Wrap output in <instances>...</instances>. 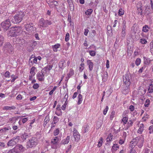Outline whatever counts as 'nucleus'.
<instances>
[{"mask_svg":"<svg viewBox=\"0 0 153 153\" xmlns=\"http://www.w3.org/2000/svg\"><path fill=\"white\" fill-rule=\"evenodd\" d=\"M144 139L141 137H137L133 139L130 142V146L134 148L137 145L139 148H141L143 146Z\"/></svg>","mask_w":153,"mask_h":153,"instance_id":"1","label":"nucleus"},{"mask_svg":"<svg viewBox=\"0 0 153 153\" xmlns=\"http://www.w3.org/2000/svg\"><path fill=\"white\" fill-rule=\"evenodd\" d=\"M25 14L24 12L20 11L13 16L12 19V22L14 24H17L20 22L23 19Z\"/></svg>","mask_w":153,"mask_h":153,"instance_id":"2","label":"nucleus"},{"mask_svg":"<svg viewBox=\"0 0 153 153\" xmlns=\"http://www.w3.org/2000/svg\"><path fill=\"white\" fill-rule=\"evenodd\" d=\"M21 32V28L19 27H12L8 33V36H15L18 35Z\"/></svg>","mask_w":153,"mask_h":153,"instance_id":"3","label":"nucleus"},{"mask_svg":"<svg viewBox=\"0 0 153 153\" xmlns=\"http://www.w3.org/2000/svg\"><path fill=\"white\" fill-rule=\"evenodd\" d=\"M38 140L37 138L32 137L29 139L27 142V148H31L35 146L38 144Z\"/></svg>","mask_w":153,"mask_h":153,"instance_id":"4","label":"nucleus"},{"mask_svg":"<svg viewBox=\"0 0 153 153\" xmlns=\"http://www.w3.org/2000/svg\"><path fill=\"white\" fill-rule=\"evenodd\" d=\"M52 24V22L48 20H45L43 18H41L39 22L38 26L39 28H45L47 27L49 25Z\"/></svg>","mask_w":153,"mask_h":153,"instance_id":"5","label":"nucleus"},{"mask_svg":"<svg viewBox=\"0 0 153 153\" xmlns=\"http://www.w3.org/2000/svg\"><path fill=\"white\" fill-rule=\"evenodd\" d=\"M123 82L126 85L130 86L131 83V76L129 73H127L123 76Z\"/></svg>","mask_w":153,"mask_h":153,"instance_id":"6","label":"nucleus"},{"mask_svg":"<svg viewBox=\"0 0 153 153\" xmlns=\"http://www.w3.org/2000/svg\"><path fill=\"white\" fill-rule=\"evenodd\" d=\"M19 136L14 137L10 140L7 143L8 146H13L16 145L19 142Z\"/></svg>","mask_w":153,"mask_h":153,"instance_id":"7","label":"nucleus"},{"mask_svg":"<svg viewBox=\"0 0 153 153\" xmlns=\"http://www.w3.org/2000/svg\"><path fill=\"white\" fill-rule=\"evenodd\" d=\"M4 51L9 53H13V47L9 42L6 43L3 47Z\"/></svg>","mask_w":153,"mask_h":153,"instance_id":"8","label":"nucleus"},{"mask_svg":"<svg viewBox=\"0 0 153 153\" xmlns=\"http://www.w3.org/2000/svg\"><path fill=\"white\" fill-rule=\"evenodd\" d=\"M59 138L58 137H56L52 139L51 141V147L53 149H56L58 147V142L59 141Z\"/></svg>","mask_w":153,"mask_h":153,"instance_id":"9","label":"nucleus"},{"mask_svg":"<svg viewBox=\"0 0 153 153\" xmlns=\"http://www.w3.org/2000/svg\"><path fill=\"white\" fill-rule=\"evenodd\" d=\"M1 25L4 29L7 30L11 25L9 19H7L2 22L1 24Z\"/></svg>","mask_w":153,"mask_h":153,"instance_id":"10","label":"nucleus"},{"mask_svg":"<svg viewBox=\"0 0 153 153\" xmlns=\"http://www.w3.org/2000/svg\"><path fill=\"white\" fill-rule=\"evenodd\" d=\"M13 150L16 153H19L24 150V147L22 145L18 144L16 146Z\"/></svg>","mask_w":153,"mask_h":153,"instance_id":"11","label":"nucleus"},{"mask_svg":"<svg viewBox=\"0 0 153 153\" xmlns=\"http://www.w3.org/2000/svg\"><path fill=\"white\" fill-rule=\"evenodd\" d=\"M25 27L26 30L29 32L33 31L35 28V27H33L32 23L25 24Z\"/></svg>","mask_w":153,"mask_h":153,"instance_id":"12","label":"nucleus"},{"mask_svg":"<svg viewBox=\"0 0 153 153\" xmlns=\"http://www.w3.org/2000/svg\"><path fill=\"white\" fill-rule=\"evenodd\" d=\"M16 43L18 44L19 46H21L25 45V39L22 38H17L16 39Z\"/></svg>","mask_w":153,"mask_h":153,"instance_id":"13","label":"nucleus"},{"mask_svg":"<svg viewBox=\"0 0 153 153\" xmlns=\"http://www.w3.org/2000/svg\"><path fill=\"white\" fill-rule=\"evenodd\" d=\"M73 136L76 141H78L80 137V134L75 128H74L73 129Z\"/></svg>","mask_w":153,"mask_h":153,"instance_id":"14","label":"nucleus"},{"mask_svg":"<svg viewBox=\"0 0 153 153\" xmlns=\"http://www.w3.org/2000/svg\"><path fill=\"white\" fill-rule=\"evenodd\" d=\"M37 58L33 55H32L29 59V62L31 63L32 65L34 64H37Z\"/></svg>","mask_w":153,"mask_h":153,"instance_id":"15","label":"nucleus"},{"mask_svg":"<svg viewBox=\"0 0 153 153\" xmlns=\"http://www.w3.org/2000/svg\"><path fill=\"white\" fill-rule=\"evenodd\" d=\"M37 78L40 81H44L45 79L44 76L42 72H38L37 74Z\"/></svg>","mask_w":153,"mask_h":153,"instance_id":"16","label":"nucleus"},{"mask_svg":"<svg viewBox=\"0 0 153 153\" xmlns=\"http://www.w3.org/2000/svg\"><path fill=\"white\" fill-rule=\"evenodd\" d=\"M66 63L65 60L64 59H61L59 62V67L62 69H63L66 66Z\"/></svg>","mask_w":153,"mask_h":153,"instance_id":"17","label":"nucleus"},{"mask_svg":"<svg viewBox=\"0 0 153 153\" xmlns=\"http://www.w3.org/2000/svg\"><path fill=\"white\" fill-rule=\"evenodd\" d=\"M70 139V136H68L65 139L62 140L61 141L60 144L63 145L67 144L69 142Z\"/></svg>","mask_w":153,"mask_h":153,"instance_id":"18","label":"nucleus"},{"mask_svg":"<svg viewBox=\"0 0 153 153\" xmlns=\"http://www.w3.org/2000/svg\"><path fill=\"white\" fill-rule=\"evenodd\" d=\"M87 63L88 65V66L89 70L91 71L93 68V63L91 60H88L87 61Z\"/></svg>","mask_w":153,"mask_h":153,"instance_id":"19","label":"nucleus"},{"mask_svg":"<svg viewBox=\"0 0 153 153\" xmlns=\"http://www.w3.org/2000/svg\"><path fill=\"white\" fill-rule=\"evenodd\" d=\"M129 86L126 85L124 87V88L122 91L123 94H126L128 93L129 91Z\"/></svg>","mask_w":153,"mask_h":153,"instance_id":"20","label":"nucleus"},{"mask_svg":"<svg viewBox=\"0 0 153 153\" xmlns=\"http://www.w3.org/2000/svg\"><path fill=\"white\" fill-rule=\"evenodd\" d=\"M61 45L59 43H57L55 45L52 46V48L53 51L55 52H56L57 51V49L60 48Z\"/></svg>","mask_w":153,"mask_h":153,"instance_id":"21","label":"nucleus"},{"mask_svg":"<svg viewBox=\"0 0 153 153\" xmlns=\"http://www.w3.org/2000/svg\"><path fill=\"white\" fill-rule=\"evenodd\" d=\"M143 58L144 64L146 65H149L150 62L153 60L152 59L151 60L149 58H146L145 57Z\"/></svg>","mask_w":153,"mask_h":153,"instance_id":"22","label":"nucleus"},{"mask_svg":"<svg viewBox=\"0 0 153 153\" xmlns=\"http://www.w3.org/2000/svg\"><path fill=\"white\" fill-rule=\"evenodd\" d=\"M16 107L13 105L11 106H5L3 108V110H15L16 109Z\"/></svg>","mask_w":153,"mask_h":153,"instance_id":"23","label":"nucleus"},{"mask_svg":"<svg viewBox=\"0 0 153 153\" xmlns=\"http://www.w3.org/2000/svg\"><path fill=\"white\" fill-rule=\"evenodd\" d=\"M144 125L143 124H140L139 128L137 131V132L140 134L142 133L144 130Z\"/></svg>","mask_w":153,"mask_h":153,"instance_id":"24","label":"nucleus"},{"mask_svg":"<svg viewBox=\"0 0 153 153\" xmlns=\"http://www.w3.org/2000/svg\"><path fill=\"white\" fill-rule=\"evenodd\" d=\"M82 95L81 94H79L78 97V101L77 102L78 105H79L81 103L82 101Z\"/></svg>","mask_w":153,"mask_h":153,"instance_id":"25","label":"nucleus"},{"mask_svg":"<svg viewBox=\"0 0 153 153\" xmlns=\"http://www.w3.org/2000/svg\"><path fill=\"white\" fill-rule=\"evenodd\" d=\"M113 137V135L111 134H110L106 139V141L108 142L111 141L112 140Z\"/></svg>","mask_w":153,"mask_h":153,"instance_id":"26","label":"nucleus"},{"mask_svg":"<svg viewBox=\"0 0 153 153\" xmlns=\"http://www.w3.org/2000/svg\"><path fill=\"white\" fill-rule=\"evenodd\" d=\"M108 74L107 72H105L104 73L103 76H102V80L105 81L108 78Z\"/></svg>","mask_w":153,"mask_h":153,"instance_id":"27","label":"nucleus"},{"mask_svg":"<svg viewBox=\"0 0 153 153\" xmlns=\"http://www.w3.org/2000/svg\"><path fill=\"white\" fill-rule=\"evenodd\" d=\"M53 66L52 65H47L44 68V69L45 70L46 72L47 71L49 72L52 69Z\"/></svg>","mask_w":153,"mask_h":153,"instance_id":"28","label":"nucleus"},{"mask_svg":"<svg viewBox=\"0 0 153 153\" xmlns=\"http://www.w3.org/2000/svg\"><path fill=\"white\" fill-rule=\"evenodd\" d=\"M49 118L48 116H47L45 118L44 122V123H43V126L44 127H45L47 123L49 121Z\"/></svg>","mask_w":153,"mask_h":153,"instance_id":"29","label":"nucleus"},{"mask_svg":"<svg viewBox=\"0 0 153 153\" xmlns=\"http://www.w3.org/2000/svg\"><path fill=\"white\" fill-rule=\"evenodd\" d=\"M17 118L16 117H13L10 118L9 119L10 122L11 123H15L17 120Z\"/></svg>","mask_w":153,"mask_h":153,"instance_id":"30","label":"nucleus"},{"mask_svg":"<svg viewBox=\"0 0 153 153\" xmlns=\"http://www.w3.org/2000/svg\"><path fill=\"white\" fill-rule=\"evenodd\" d=\"M36 68L34 67H33L31 68L30 69V73L31 75H32V76H34L35 74V70L36 69Z\"/></svg>","mask_w":153,"mask_h":153,"instance_id":"31","label":"nucleus"},{"mask_svg":"<svg viewBox=\"0 0 153 153\" xmlns=\"http://www.w3.org/2000/svg\"><path fill=\"white\" fill-rule=\"evenodd\" d=\"M28 135L26 133H24L21 136V138L23 140H25L28 137Z\"/></svg>","mask_w":153,"mask_h":153,"instance_id":"32","label":"nucleus"},{"mask_svg":"<svg viewBox=\"0 0 153 153\" xmlns=\"http://www.w3.org/2000/svg\"><path fill=\"white\" fill-rule=\"evenodd\" d=\"M11 129V127L9 126L5 127L2 129H0L1 132L2 133L4 131H7L10 130Z\"/></svg>","mask_w":153,"mask_h":153,"instance_id":"33","label":"nucleus"},{"mask_svg":"<svg viewBox=\"0 0 153 153\" xmlns=\"http://www.w3.org/2000/svg\"><path fill=\"white\" fill-rule=\"evenodd\" d=\"M148 92L149 93H152L153 92V85L151 84L149 86L148 89Z\"/></svg>","mask_w":153,"mask_h":153,"instance_id":"34","label":"nucleus"},{"mask_svg":"<svg viewBox=\"0 0 153 153\" xmlns=\"http://www.w3.org/2000/svg\"><path fill=\"white\" fill-rule=\"evenodd\" d=\"M149 28L148 27V25H145L143 26L142 30L144 32H146L149 31Z\"/></svg>","mask_w":153,"mask_h":153,"instance_id":"35","label":"nucleus"},{"mask_svg":"<svg viewBox=\"0 0 153 153\" xmlns=\"http://www.w3.org/2000/svg\"><path fill=\"white\" fill-rule=\"evenodd\" d=\"M30 46L33 48L36 45L37 43L36 41L34 40H31L30 41Z\"/></svg>","mask_w":153,"mask_h":153,"instance_id":"36","label":"nucleus"},{"mask_svg":"<svg viewBox=\"0 0 153 153\" xmlns=\"http://www.w3.org/2000/svg\"><path fill=\"white\" fill-rule=\"evenodd\" d=\"M133 123L132 121L131 120H129L127 124V127L126 128V129H128L130 127L132 126V124Z\"/></svg>","mask_w":153,"mask_h":153,"instance_id":"37","label":"nucleus"},{"mask_svg":"<svg viewBox=\"0 0 153 153\" xmlns=\"http://www.w3.org/2000/svg\"><path fill=\"white\" fill-rule=\"evenodd\" d=\"M59 119L56 116H54L53 118V124H55L59 121Z\"/></svg>","mask_w":153,"mask_h":153,"instance_id":"38","label":"nucleus"},{"mask_svg":"<svg viewBox=\"0 0 153 153\" xmlns=\"http://www.w3.org/2000/svg\"><path fill=\"white\" fill-rule=\"evenodd\" d=\"M126 30H122L121 35V37H122V39L124 38L126 36Z\"/></svg>","mask_w":153,"mask_h":153,"instance_id":"39","label":"nucleus"},{"mask_svg":"<svg viewBox=\"0 0 153 153\" xmlns=\"http://www.w3.org/2000/svg\"><path fill=\"white\" fill-rule=\"evenodd\" d=\"M128 120V118L126 117H124L123 118L122 120L123 123V125H125L127 123Z\"/></svg>","mask_w":153,"mask_h":153,"instance_id":"40","label":"nucleus"},{"mask_svg":"<svg viewBox=\"0 0 153 153\" xmlns=\"http://www.w3.org/2000/svg\"><path fill=\"white\" fill-rule=\"evenodd\" d=\"M83 128L84 131V132L86 133L88 131V129L89 128V126L88 125H85Z\"/></svg>","mask_w":153,"mask_h":153,"instance_id":"41","label":"nucleus"},{"mask_svg":"<svg viewBox=\"0 0 153 153\" xmlns=\"http://www.w3.org/2000/svg\"><path fill=\"white\" fill-rule=\"evenodd\" d=\"M4 40V38L2 36L0 35V47L1 46L3 43Z\"/></svg>","mask_w":153,"mask_h":153,"instance_id":"42","label":"nucleus"},{"mask_svg":"<svg viewBox=\"0 0 153 153\" xmlns=\"http://www.w3.org/2000/svg\"><path fill=\"white\" fill-rule=\"evenodd\" d=\"M67 99H66L65 103L62 106L61 108L62 110H65V109L66 108L67 106Z\"/></svg>","mask_w":153,"mask_h":153,"instance_id":"43","label":"nucleus"},{"mask_svg":"<svg viewBox=\"0 0 153 153\" xmlns=\"http://www.w3.org/2000/svg\"><path fill=\"white\" fill-rule=\"evenodd\" d=\"M141 62V59L140 58H137L136 59L135 61V63L137 66L139 65L140 63Z\"/></svg>","mask_w":153,"mask_h":153,"instance_id":"44","label":"nucleus"},{"mask_svg":"<svg viewBox=\"0 0 153 153\" xmlns=\"http://www.w3.org/2000/svg\"><path fill=\"white\" fill-rule=\"evenodd\" d=\"M115 111H113L110 115V118L111 120H112L114 117H115Z\"/></svg>","mask_w":153,"mask_h":153,"instance_id":"45","label":"nucleus"},{"mask_svg":"<svg viewBox=\"0 0 153 153\" xmlns=\"http://www.w3.org/2000/svg\"><path fill=\"white\" fill-rule=\"evenodd\" d=\"M119 148V146L117 144H114L112 147V149L115 151L117 150Z\"/></svg>","mask_w":153,"mask_h":153,"instance_id":"46","label":"nucleus"},{"mask_svg":"<svg viewBox=\"0 0 153 153\" xmlns=\"http://www.w3.org/2000/svg\"><path fill=\"white\" fill-rule=\"evenodd\" d=\"M90 55L92 56H94L96 55V52L94 51H88Z\"/></svg>","mask_w":153,"mask_h":153,"instance_id":"47","label":"nucleus"},{"mask_svg":"<svg viewBox=\"0 0 153 153\" xmlns=\"http://www.w3.org/2000/svg\"><path fill=\"white\" fill-rule=\"evenodd\" d=\"M92 11L93 10L92 9H89L85 12V14L86 15H90L91 14Z\"/></svg>","mask_w":153,"mask_h":153,"instance_id":"48","label":"nucleus"},{"mask_svg":"<svg viewBox=\"0 0 153 153\" xmlns=\"http://www.w3.org/2000/svg\"><path fill=\"white\" fill-rule=\"evenodd\" d=\"M150 100L149 99L146 100L144 104V106L146 107H148L149 105Z\"/></svg>","mask_w":153,"mask_h":153,"instance_id":"49","label":"nucleus"},{"mask_svg":"<svg viewBox=\"0 0 153 153\" xmlns=\"http://www.w3.org/2000/svg\"><path fill=\"white\" fill-rule=\"evenodd\" d=\"M126 22L125 20H123L122 23V30H126Z\"/></svg>","mask_w":153,"mask_h":153,"instance_id":"50","label":"nucleus"},{"mask_svg":"<svg viewBox=\"0 0 153 153\" xmlns=\"http://www.w3.org/2000/svg\"><path fill=\"white\" fill-rule=\"evenodd\" d=\"M59 132V130L58 128H56L54 130L53 132V134L54 136H56L58 134Z\"/></svg>","mask_w":153,"mask_h":153,"instance_id":"51","label":"nucleus"},{"mask_svg":"<svg viewBox=\"0 0 153 153\" xmlns=\"http://www.w3.org/2000/svg\"><path fill=\"white\" fill-rule=\"evenodd\" d=\"M118 13L119 16H121L124 14V10L122 9H120Z\"/></svg>","mask_w":153,"mask_h":153,"instance_id":"52","label":"nucleus"},{"mask_svg":"<svg viewBox=\"0 0 153 153\" xmlns=\"http://www.w3.org/2000/svg\"><path fill=\"white\" fill-rule=\"evenodd\" d=\"M11 77L12 78V79L11 80L12 82H13L15 80L18 78L17 76H16L14 75H12L11 76Z\"/></svg>","mask_w":153,"mask_h":153,"instance_id":"53","label":"nucleus"},{"mask_svg":"<svg viewBox=\"0 0 153 153\" xmlns=\"http://www.w3.org/2000/svg\"><path fill=\"white\" fill-rule=\"evenodd\" d=\"M69 34L68 33H67L65 36V41L67 42L68 41L69 39Z\"/></svg>","mask_w":153,"mask_h":153,"instance_id":"54","label":"nucleus"},{"mask_svg":"<svg viewBox=\"0 0 153 153\" xmlns=\"http://www.w3.org/2000/svg\"><path fill=\"white\" fill-rule=\"evenodd\" d=\"M74 71L72 69H70L69 72L68 73V76H71L74 75Z\"/></svg>","mask_w":153,"mask_h":153,"instance_id":"55","label":"nucleus"},{"mask_svg":"<svg viewBox=\"0 0 153 153\" xmlns=\"http://www.w3.org/2000/svg\"><path fill=\"white\" fill-rule=\"evenodd\" d=\"M107 28L108 33H111L112 32V30L111 29V27L110 25H108L107 26Z\"/></svg>","mask_w":153,"mask_h":153,"instance_id":"56","label":"nucleus"},{"mask_svg":"<svg viewBox=\"0 0 153 153\" xmlns=\"http://www.w3.org/2000/svg\"><path fill=\"white\" fill-rule=\"evenodd\" d=\"M50 2H53V6H58V3L54 0H50Z\"/></svg>","mask_w":153,"mask_h":153,"instance_id":"57","label":"nucleus"},{"mask_svg":"<svg viewBox=\"0 0 153 153\" xmlns=\"http://www.w3.org/2000/svg\"><path fill=\"white\" fill-rule=\"evenodd\" d=\"M10 72L8 71H7L4 74V76L7 78H9L10 77Z\"/></svg>","mask_w":153,"mask_h":153,"instance_id":"58","label":"nucleus"},{"mask_svg":"<svg viewBox=\"0 0 153 153\" xmlns=\"http://www.w3.org/2000/svg\"><path fill=\"white\" fill-rule=\"evenodd\" d=\"M108 106H106L104 110L103 111V114L104 115H105L107 111H108Z\"/></svg>","mask_w":153,"mask_h":153,"instance_id":"59","label":"nucleus"},{"mask_svg":"<svg viewBox=\"0 0 153 153\" xmlns=\"http://www.w3.org/2000/svg\"><path fill=\"white\" fill-rule=\"evenodd\" d=\"M102 138H101V139L100 140V141H99L97 145V146L99 147H100L102 145Z\"/></svg>","mask_w":153,"mask_h":153,"instance_id":"60","label":"nucleus"},{"mask_svg":"<svg viewBox=\"0 0 153 153\" xmlns=\"http://www.w3.org/2000/svg\"><path fill=\"white\" fill-rule=\"evenodd\" d=\"M140 42L142 44H146L147 42L146 40L144 39H142L140 40Z\"/></svg>","mask_w":153,"mask_h":153,"instance_id":"61","label":"nucleus"},{"mask_svg":"<svg viewBox=\"0 0 153 153\" xmlns=\"http://www.w3.org/2000/svg\"><path fill=\"white\" fill-rule=\"evenodd\" d=\"M39 85L37 83L35 84L33 86V88L35 89H36L39 88Z\"/></svg>","mask_w":153,"mask_h":153,"instance_id":"62","label":"nucleus"},{"mask_svg":"<svg viewBox=\"0 0 153 153\" xmlns=\"http://www.w3.org/2000/svg\"><path fill=\"white\" fill-rule=\"evenodd\" d=\"M149 133L150 134L153 133V125L149 127Z\"/></svg>","mask_w":153,"mask_h":153,"instance_id":"63","label":"nucleus"},{"mask_svg":"<svg viewBox=\"0 0 153 153\" xmlns=\"http://www.w3.org/2000/svg\"><path fill=\"white\" fill-rule=\"evenodd\" d=\"M71 145H70L69 146H68L67 149L65 153H67L68 152H69L71 150Z\"/></svg>","mask_w":153,"mask_h":153,"instance_id":"64","label":"nucleus"}]
</instances>
